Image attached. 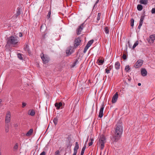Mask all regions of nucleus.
<instances>
[{"label":"nucleus","mask_w":155,"mask_h":155,"mask_svg":"<svg viewBox=\"0 0 155 155\" xmlns=\"http://www.w3.org/2000/svg\"><path fill=\"white\" fill-rule=\"evenodd\" d=\"M79 148V145L78 142H76L75 143V145L74 147V151L77 152V150Z\"/></svg>","instance_id":"a211bd4d"},{"label":"nucleus","mask_w":155,"mask_h":155,"mask_svg":"<svg viewBox=\"0 0 155 155\" xmlns=\"http://www.w3.org/2000/svg\"><path fill=\"white\" fill-rule=\"evenodd\" d=\"M53 122L55 126L56 125L58 122V118L57 117L55 118L53 120Z\"/></svg>","instance_id":"bb28decb"},{"label":"nucleus","mask_w":155,"mask_h":155,"mask_svg":"<svg viewBox=\"0 0 155 155\" xmlns=\"http://www.w3.org/2000/svg\"><path fill=\"white\" fill-rule=\"evenodd\" d=\"M41 57L43 63L46 64L49 62V58L47 55L44 54L43 53H42L41 55Z\"/></svg>","instance_id":"7ed1b4c3"},{"label":"nucleus","mask_w":155,"mask_h":155,"mask_svg":"<svg viewBox=\"0 0 155 155\" xmlns=\"http://www.w3.org/2000/svg\"><path fill=\"white\" fill-rule=\"evenodd\" d=\"M55 106L56 107L57 110L60 109V107L62 106V104L61 102H60L59 103L56 102L54 104Z\"/></svg>","instance_id":"4468645a"},{"label":"nucleus","mask_w":155,"mask_h":155,"mask_svg":"<svg viewBox=\"0 0 155 155\" xmlns=\"http://www.w3.org/2000/svg\"><path fill=\"white\" fill-rule=\"evenodd\" d=\"M93 144V142H90L88 143V145L89 146H91Z\"/></svg>","instance_id":"de8ad7c7"},{"label":"nucleus","mask_w":155,"mask_h":155,"mask_svg":"<svg viewBox=\"0 0 155 155\" xmlns=\"http://www.w3.org/2000/svg\"><path fill=\"white\" fill-rule=\"evenodd\" d=\"M141 85V84L140 83H138V86H140Z\"/></svg>","instance_id":"864d4df0"},{"label":"nucleus","mask_w":155,"mask_h":155,"mask_svg":"<svg viewBox=\"0 0 155 155\" xmlns=\"http://www.w3.org/2000/svg\"><path fill=\"white\" fill-rule=\"evenodd\" d=\"M94 140V139L93 138H90V141H91V142H93Z\"/></svg>","instance_id":"8fccbe9b"},{"label":"nucleus","mask_w":155,"mask_h":155,"mask_svg":"<svg viewBox=\"0 0 155 155\" xmlns=\"http://www.w3.org/2000/svg\"><path fill=\"white\" fill-rule=\"evenodd\" d=\"M143 61L142 60L140 59L138 60L135 64V67L136 68L140 67L143 64Z\"/></svg>","instance_id":"6e6552de"},{"label":"nucleus","mask_w":155,"mask_h":155,"mask_svg":"<svg viewBox=\"0 0 155 155\" xmlns=\"http://www.w3.org/2000/svg\"><path fill=\"white\" fill-rule=\"evenodd\" d=\"M155 40V34L151 35L149 37L148 42L150 43H153Z\"/></svg>","instance_id":"f8f14e48"},{"label":"nucleus","mask_w":155,"mask_h":155,"mask_svg":"<svg viewBox=\"0 0 155 155\" xmlns=\"http://www.w3.org/2000/svg\"><path fill=\"white\" fill-rule=\"evenodd\" d=\"M118 97V93L116 92L113 97L112 100V103H114L116 102L117 100Z\"/></svg>","instance_id":"9b49d317"},{"label":"nucleus","mask_w":155,"mask_h":155,"mask_svg":"<svg viewBox=\"0 0 155 155\" xmlns=\"http://www.w3.org/2000/svg\"><path fill=\"white\" fill-rule=\"evenodd\" d=\"M141 73L142 76H145L147 75V72L145 68H143L141 71Z\"/></svg>","instance_id":"2eb2a0df"},{"label":"nucleus","mask_w":155,"mask_h":155,"mask_svg":"<svg viewBox=\"0 0 155 155\" xmlns=\"http://www.w3.org/2000/svg\"><path fill=\"white\" fill-rule=\"evenodd\" d=\"M120 64L118 61L116 62L115 64V68L117 70H118L120 69Z\"/></svg>","instance_id":"f3484780"},{"label":"nucleus","mask_w":155,"mask_h":155,"mask_svg":"<svg viewBox=\"0 0 155 155\" xmlns=\"http://www.w3.org/2000/svg\"><path fill=\"white\" fill-rule=\"evenodd\" d=\"M10 125L9 124H5V130L6 133H7L9 131V128Z\"/></svg>","instance_id":"aec40b11"},{"label":"nucleus","mask_w":155,"mask_h":155,"mask_svg":"<svg viewBox=\"0 0 155 155\" xmlns=\"http://www.w3.org/2000/svg\"><path fill=\"white\" fill-rule=\"evenodd\" d=\"M25 50L27 51L29 53V46L28 45H26L25 46L24 48Z\"/></svg>","instance_id":"b1692460"},{"label":"nucleus","mask_w":155,"mask_h":155,"mask_svg":"<svg viewBox=\"0 0 155 155\" xmlns=\"http://www.w3.org/2000/svg\"><path fill=\"white\" fill-rule=\"evenodd\" d=\"M151 12L153 14H155V8H152V9L151 10Z\"/></svg>","instance_id":"37998d69"},{"label":"nucleus","mask_w":155,"mask_h":155,"mask_svg":"<svg viewBox=\"0 0 155 155\" xmlns=\"http://www.w3.org/2000/svg\"><path fill=\"white\" fill-rule=\"evenodd\" d=\"M93 41L94 40H91L88 42L86 45L83 51V52L84 53H85L86 52L87 49L93 43Z\"/></svg>","instance_id":"423d86ee"},{"label":"nucleus","mask_w":155,"mask_h":155,"mask_svg":"<svg viewBox=\"0 0 155 155\" xmlns=\"http://www.w3.org/2000/svg\"><path fill=\"white\" fill-rule=\"evenodd\" d=\"M134 20L133 18H132L130 20V25L133 27L134 25Z\"/></svg>","instance_id":"2f4dec72"},{"label":"nucleus","mask_w":155,"mask_h":155,"mask_svg":"<svg viewBox=\"0 0 155 155\" xmlns=\"http://www.w3.org/2000/svg\"><path fill=\"white\" fill-rule=\"evenodd\" d=\"M105 142V137L103 136H101L99 139V143L101 144V149H103L104 147V144Z\"/></svg>","instance_id":"20e7f679"},{"label":"nucleus","mask_w":155,"mask_h":155,"mask_svg":"<svg viewBox=\"0 0 155 155\" xmlns=\"http://www.w3.org/2000/svg\"><path fill=\"white\" fill-rule=\"evenodd\" d=\"M88 136L87 139V140L85 142V144H86V143H87L88 140Z\"/></svg>","instance_id":"603ef678"},{"label":"nucleus","mask_w":155,"mask_h":155,"mask_svg":"<svg viewBox=\"0 0 155 155\" xmlns=\"http://www.w3.org/2000/svg\"><path fill=\"white\" fill-rule=\"evenodd\" d=\"M137 8L138 11H140L143 9V6L141 5H137Z\"/></svg>","instance_id":"a878e982"},{"label":"nucleus","mask_w":155,"mask_h":155,"mask_svg":"<svg viewBox=\"0 0 155 155\" xmlns=\"http://www.w3.org/2000/svg\"><path fill=\"white\" fill-rule=\"evenodd\" d=\"M110 70L108 69L107 68H106L105 69V72H106V73H107V74L109 73H110Z\"/></svg>","instance_id":"a19ab883"},{"label":"nucleus","mask_w":155,"mask_h":155,"mask_svg":"<svg viewBox=\"0 0 155 155\" xmlns=\"http://www.w3.org/2000/svg\"><path fill=\"white\" fill-rule=\"evenodd\" d=\"M33 129H30L26 134V135L27 136H31L33 132Z\"/></svg>","instance_id":"6ab92c4d"},{"label":"nucleus","mask_w":155,"mask_h":155,"mask_svg":"<svg viewBox=\"0 0 155 155\" xmlns=\"http://www.w3.org/2000/svg\"><path fill=\"white\" fill-rule=\"evenodd\" d=\"M142 24H141V23H139V26H138V28L139 29H140L141 28V27L142 25Z\"/></svg>","instance_id":"49530a36"},{"label":"nucleus","mask_w":155,"mask_h":155,"mask_svg":"<svg viewBox=\"0 0 155 155\" xmlns=\"http://www.w3.org/2000/svg\"><path fill=\"white\" fill-rule=\"evenodd\" d=\"M21 14V8H17V11L15 15L16 17H17L19 15Z\"/></svg>","instance_id":"4be33fe9"},{"label":"nucleus","mask_w":155,"mask_h":155,"mask_svg":"<svg viewBox=\"0 0 155 155\" xmlns=\"http://www.w3.org/2000/svg\"><path fill=\"white\" fill-rule=\"evenodd\" d=\"M144 17L143 16H141V17L140 18V23H141L142 24H143V20L144 19Z\"/></svg>","instance_id":"72a5a7b5"},{"label":"nucleus","mask_w":155,"mask_h":155,"mask_svg":"<svg viewBox=\"0 0 155 155\" xmlns=\"http://www.w3.org/2000/svg\"><path fill=\"white\" fill-rule=\"evenodd\" d=\"M101 15V13H98L97 18V21H96V23H98V21L100 19V18Z\"/></svg>","instance_id":"393cba45"},{"label":"nucleus","mask_w":155,"mask_h":155,"mask_svg":"<svg viewBox=\"0 0 155 155\" xmlns=\"http://www.w3.org/2000/svg\"><path fill=\"white\" fill-rule=\"evenodd\" d=\"M104 62V61L101 59H98L97 60V63L99 65H102Z\"/></svg>","instance_id":"5701e85b"},{"label":"nucleus","mask_w":155,"mask_h":155,"mask_svg":"<svg viewBox=\"0 0 155 155\" xmlns=\"http://www.w3.org/2000/svg\"><path fill=\"white\" fill-rule=\"evenodd\" d=\"M28 114L31 116H34L35 115V111L33 109L30 110L28 112Z\"/></svg>","instance_id":"dca6fc26"},{"label":"nucleus","mask_w":155,"mask_h":155,"mask_svg":"<svg viewBox=\"0 0 155 155\" xmlns=\"http://www.w3.org/2000/svg\"><path fill=\"white\" fill-rule=\"evenodd\" d=\"M114 138L115 141L117 142L121 138L123 131L122 122L119 121L115 126Z\"/></svg>","instance_id":"f257e3e1"},{"label":"nucleus","mask_w":155,"mask_h":155,"mask_svg":"<svg viewBox=\"0 0 155 155\" xmlns=\"http://www.w3.org/2000/svg\"><path fill=\"white\" fill-rule=\"evenodd\" d=\"M18 143H16L15 146H14V148L15 150H17L18 148Z\"/></svg>","instance_id":"c9c22d12"},{"label":"nucleus","mask_w":155,"mask_h":155,"mask_svg":"<svg viewBox=\"0 0 155 155\" xmlns=\"http://www.w3.org/2000/svg\"><path fill=\"white\" fill-rule=\"evenodd\" d=\"M55 155H60V151L59 150L56 151L55 152Z\"/></svg>","instance_id":"58836bf2"},{"label":"nucleus","mask_w":155,"mask_h":155,"mask_svg":"<svg viewBox=\"0 0 155 155\" xmlns=\"http://www.w3.org/2000/svg\"><path fill=\"white\" fill-rule=\"evenodd\" d=\"M51 15V11H50L48 14V15L47 16V18L48 19L50 17Z\"/></svg>","instance_id":"e433bc0d"},{"label":"nucleus","mask_w":155,"mask_h":155,"mask_svg":"<svg viewBox=\"0 0 155 155\" xmlns=\"http://www.w3.org/2000/svg\"><path fill=\"white\" fill-rule=\"evenodd\" d=\"M11 114L9 111L7 112L5 117V124H8L10 121Z\"/></svg>","instance_id":"0eeeda50"},{"label":"nucleus","mask_w":155,"mask_h":155,"mask_svg":"<svg viewBox=\"0 0 155 155\" xmlns=\"http://www.w3.org/2000/svg\"><path fill=\"white\" fill-rule=\"evenodd\" d=\"M104 31L106 34H108L109 33L108 28L107 27H106L104 28Z\"/></svg>","instance_id":"c85d7f7f"},{"label":"nucleus","mask_w":155,"mask_h":155,"mask_svg":"<svg viewBox=\"0 0 155 155\" xmlns=\"http://www.w3.org/2000/svg\"><path fill=\"white\" fill-rule=\"evenodd\" d=\"M122 58L124 60H125L127 59V55L126 54H123L122 56Z\"/></svg>","instance_id":"ea45409f"},{"label":"nucleus","mask_w":155,"mask_h":155,"mask_svg":"<svg viewBox=\"0 0 155 155\" xmlns=\"http://www.w3.org/2000/svg\"><path fill=\"white\" fill-rule=\"evenodd\" d=\"M18 42V38L16 37L11 36L8 40L7 44L10 45H15Z\"/></svg>","instance_id":"f03ea898"},{"label":"nucleus","mask_w":155,"mask_h":155,"mask_svg":"<svg viewBox=\"0 0 155 155\" xmlns=\"http://www.w3.org/2000/svg\"><path fill=\"white\" fill-rule=\"evenodd\" d=\"M113 66H112V65H110V66H109L108 68H108V69L110 70H110H111V69H112V68H113Z\"/></svg>","instance_id":"c03bdc74"},{"label":"nucleus","mask_w":155,"mask_h":155,"mask_svg":"<svg viewBox=\"0 0 155 155\" xmlns=\"http://www.w3.org/2000/svg\"><path fill=\"white\" fill-rule=\"evenodd\" d=\"M73 52L72 50V48L70 47L67 48L66 51V53L67 55H69L71 54Z\"/></svg>","instance_id":"ddd939ff"},{"label":"nucleus","mask_w":155,"mask_h":155,"mask_svg":"<svg viewBox=\"0 0 155 155\" xmlns=\"http://www.w3.org/2000/svg\"><path fill=\"white\" fill-rule=\"evenodd\" d=\"M19 37H21L22 36V34L21 33H20L19 34Z\"/></svg>","instance_id":"09e8293b"},{"label":"nucleus","mask_w":155,"mask_h":155,"mask_svg":"<svg viewBox=\"0 0 155 155\" xmlns=\"http://www.w3.org/2000/svg\"><path fill=\"white\" fill-rule=\"evenodd\" d=\"M130 69L129 65L126 66L125 68V70L126 72H128L129 71Z\"/></svg>","instance_id":"7c9ffc66"},{"label":"nucleus","mask_w":155,"mask_h":155,"mask_svg":"<svg viewBox=\"0 0 155 155\" xmlns=\"http://www.w3.org/2000/svg\"><path fill=\"white\" fill-rule=\"evenodd\" d=\"M148 2L147 0H140L139 3L142 4L146 5Z\"/></svg>","instance_id":"412c9836"},{"label":"nucleus","mask_w":155,"mask_h":155,"mask_svg":"<svg viewBox=\"0 0 155 155\" xmlns=\"http://www.w3.org/2000/svg\"><path fill=\"white\" fill-rule=\"evenodd\" d=\"M139 44L138 41H137L134 44L133 46V49H134Z\"/></svg>","instance_id":"c756f323"},{"label":"nucleus","mask_w":155,"mask_h":155,"mask_svg":"<svg viewBox=\"0 0 155 155\" xmlns=\"http://www.w3.org/2000/svg\"><path fill=\"white\" fill-rule=\"evenodd\" d=\"M81 40L79 37L76 38L74 41L75 43L74 45V46L75 48L77 47L80 45L81 42Z\"/></svg>","instance_id":"1a4fd4ad"},{"label":"nucleus","mask_w":155,"mask_h":155,"mask_svg":"<svg viewBox=\"0 0 155 155\" xmlns=\"http://www.w3.org/2000/svg\"><path fill=\"white\" fill-rule=\"evenodd\" d=\"M17 55H18V57L19 58V59H20V60H22L23 58L22 57L21 54L20 53H18L17 54Z\"/></svg>","instance_id":"473e14b6"},{"label":"nucleus","mask_w":155,"mask_h":155,"mask_svg":"<svg viewBox=\"0 0 155 155\" xmlns=\"http://www.w3.org/2000/svg\"><path fill=\"white\" fill-rule=\"evenodd\" d=\"M84 26V23L78 27L76 30V33L77 35H79L81 34V32Z\"/></svg>","instance_id":"39448f33"},{"label":"nucleus","mask_w":155,"mask_h":155,"mask_svg":"<svg viewBox=\"0 0 155 155\" xmlns=\"http://www.w3.org/2000/svg\"><path fill=\"white\" fill-rule=\"evenodd\" d=\"M99 0H97L96 1L95 4L94 5V8H95V7H97V4L99 2Z\"/></svg>","instance_id":"4c0bfd02"},{"label":"nucleus","mask_w":155,"mask_h":155,"mask_svg":"<svg viewBox=\"0 0 155 155\" xmlns=\"http://www.w3.org/2000/svg\"><path fill=\"white\" fill-rule=\"evenodd\" d=\"M78 61V59H76L75 60V61L73 63V64L72 66V67H74V66H75L76 64L77 63Z\"/></svg>","instance_id":"f704fd0d"},{"label":"nucleus","mask_w":155,"mask_h":155,"mask_svg":"<svg viewBox=\"0 0 155 155\" xmlns=\"http://www.w3.org/2000/svg\"><path fill=\"white\" fill-rule=\"evenodd\" d=\"M104 108V104H103L101 107L98 115V117L100 118H101L103 115V110Z\"/></svg>","instance_id":"9d476101"},{"label":"nucleus","mask_w":155,"mask_h":155,"mask_svg":"<svg viewBox=\"0 0 155 155\" xmlns=\"http://www.w3.org/2000/svg\"><path fill=\"white\" fill-rule=\"evenodd\" d=\"M86 146L85 145V144L83 147L82 149L81 155H83V154L84 153V150L86 148Z\"/></svg>","instance_id":"cd10ccee"},{"label":"nucleus","mask_w":155,"mask_h":155,"mask_svg":"<svg viewBox=\"0 0 155 155\" xmlns=\"http://www.w3.org/2000/svg\"><path fill=\"white\" fill-rule=\"evenodd\" d=\"M26 105V103L25 102L22 103V107L24 108Z\"/></svg>","instance_id":"79ce46f5"},{"label":"nucleus","mask_w":155,"mask_h":155,"mask_svg":"<svg viewBox=\"0 0 155 155\" xmlns=\"http://www.w3.org/2000/svg\"><path fill=\"white\" fill-rule=\"evenodd\" d=\"M46 152L45 151H43V152L41 153L40 155H45Z\"/></svg>","instance_id":"a18cd8bd"},{"label":"nucleus","mask_w":155,"mask_h":155,"mask_svg":"<svg viewBox=\"0 0 155 155\" xmlns=\"http://www.w3.org/2000/svg\"><path fill=\"white\" fill-rule=\"evenodd\" d=\"M77 153V152L74 151V153L72 155H76Z\"/></svg>","instance_id":"3c124183"}]
</instances>
